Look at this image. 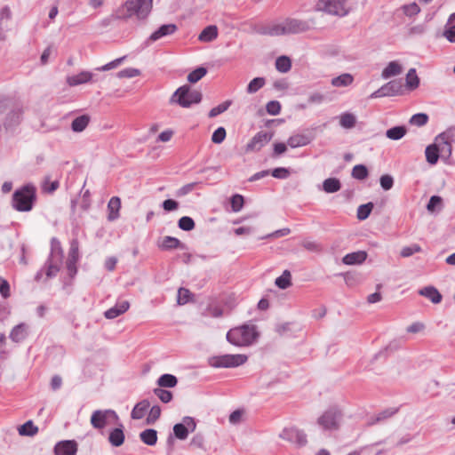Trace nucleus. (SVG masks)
<instances>
[{
    "instance_id": "1",
    "label": "nucleus",
    "mask_w": 455,
    "mask_h": 455,
    "mask_svg": "<svg viewBox=\"0 0 455 455\" xmlns=\"http://www.w3.org/2000/svg\"><path fill=\"white\" fill-rule=\"evenodd\" d=\"M260 333L258 327L251 323H243L231 328L227 332V340L236 347H249L255 343Z\"/></svg>"
},
{
    "instance_id": "2",
    "label": "nucleus",
    "mask_w": 455,
    "mask_h": 455,
    "mask_svg": "<svg viewBox=\"0 0 455 455\" xmlns=\"http://www.w3.org/2000/svg\"><path fill=\"white\" fill-rule=\"evenodd\" d=\"M36 201V188L31 184H26L16 189L12 194V205L18 212H29Z\"/></svg>"
},
{
    "instance_id": "3",
    "label": "nucleus",
    "mask_w": 455,
    "mask_h": 455,
    "mask_svg": "<svg viewBox=\"0 0 455 455\" xmlns=\"http://www.w3.org/2000/svg\"><path fill=\"white\" fill-rule=\"evenodd\" d=\"M202 99L203 94L200 91L192 90L190 85L184 84L174 92L170 99V103L188 108L194 104L200 103Z\"/></svg>"
},
{
    "instance_id": "4",
    "label": "nucleus",
    "mask_w": 455,
    "mask_h": 455,
    "mask_svg": "<svg viewBox=\"0 0 455 455\" xmlns=\"http://www.w3.org/2000/svg\"><path fill=\"white\" fill-rule=\"evenodd\" d=\"M126 13L119 14L118 18L126 19L136 15L138 19H145L153 7V0H127L124 6Z\"/></svg>"
},
{
    "instance_id": "5",
    "label": "nucleus",
    "mask_w": 455,
    "mask_h": 455,
    "mask_svg": "<svg viewBox=\"0 0 455 455\" xmlns=\"http://www.w3.org/2000/svg\"><path fill=\"white\" fill-rule=\"evenodd\" d=\"M248 360L246 355H223L212 356L208 359V363L213 368H235L244 364Z\"/></svg>"
},
{
    "instance_id": "6",
    "label": "nucleus",
    "mask_w": 455,
    "mask_h": 455,
    "mask_svg": "<svg viewBox=\"0 0 455 455\" xmlns=\"http://www.w3.org/2000/svg\"><path fill=\"white\" fill-rule=\"evenodd\" d=\"M346 2L347 0H318L315 9L330 15L344 17L348 13V10L345 7Z\"/></svg>"
},
{
    "instance_id": "7",
    "label": "nucleus",
    "mask_w": 455,
    "mask_h": 455,
    "mask_svg": "<svg viewBox=\"0 0 455 455\" xmlns=\"http://www.w3.org/2000/svg\"><path fill=\"white\" fill-rule=\"evenodd\" d=\"M342 419V412L337 407H331L325 411L318 418L317 424L323 430H337L339 427V422Z\"/></svg>"
},
{
    "instance_id": "8",
    "label": "nucleus",
    "mask_w": 455,
    "mask_h": 455,
    "mask_svg": "<svg viewBox=\"0 0 455 455\" xmlns=\"http://www.w3.org/2000/svg\"><path fill=\"white\" fill-rule=\"evenodd\" d=\"M403 84L402 79H395L382 85L370 95L371 99L390 97L403 94Z\"/></svg>"
},
{
    "instance_id": "9",
    "label": "nucleus",
    "mask_w": 455,
    "mask_h": 455,
    "mask_svg": "<svg viewBox=\"0 0 455 455\" xmlns=\"http://www.w3.org/2000/svg\"><path fill=\"white\" fill-rule=\"evenodd\" d=\"M196 428V419L189 416H185L182 422L176 423L172 427V434L179 440H185L188 438L190 432H194Z\"/></svg>"
},
{
    "instance_id": "10",
    "label": "nucleus",
    "mask_w": 455,
    "mask_h": 455,
    "mask_svg": "<svg viewBox=\"0 0 455 455\" xmlns=\"http://www.w3.org/2000/svg\"><path fill=\"white\" fill-rule=\"evenodd\" d=\"M279 437L296 444L298 447H303L307 443V435L303 430L295 427H285L280 433Z\"/></svg>"
},
{
    "instance_id": "11",
    "label": "nucleus",
    "mask_w": 455,
    "mask_h": 455,
    "mask_svg": "<svg viewBox=\"0 0 455 455\" xmlns=\"http://www.w3.org/2000/svg\"><path fill=\"white\" fill-rule=\"evenodd\" d=\"M273 137V133L267 132H259L256 133L251 140L247 143L245 147V152H258L265 145H267Z\"/></svg>"
},
{
    "instance_id": "12",
    "label": "nucleus",
    "mask_w": 455,
    "mask_h": 455,
    "mask_svg": "<svg viewBox=\"0 0 455 455\" xmlns=\"http://www.w3.org/2000/svg\"><path fill=\"white\" fill-rule=\"evenodd\" d=\"M23 116V109L19 105H12L7 113L4 127L6 131H12L21 123Z\"/></svg>"
},
{
    "instance_id": "13",
    "label": "nucleus",
    "mask_w": 455,
    "mask_h": 455,
    "mask_svg": "<svg viewBox=\"0 0 455 455\" xmlns=\"http://www.w3.org/2000/svg\"><path fill=\"white\" fill-rule=\"evenodd\" d=\"M108 417H112L116 420H118V415L113 410H97L92 412L91 416V424L96 429H102L107 425V419Z\"/></svg>"
},
{
    "instance_id": "14",
    "label": "nucleus",
    "mask_w": 455,
    "mask_h": 455,
    "mask_svg": "<svg viewBox=\"0 0 455 455\" xmlns=\"http://www.w3.org/2000/svg\"><path fill=\"white\" fill-rule=\"evenodd\" d=\"M56 455H76L77 443L75 440H63L58 442L53 449Z\"/></svg>"
},
{
    "instance_id": "15",
    "label": "nucleus",
    "mask_w": 455,
    "mask_h": 455,
    "mask_svg": "<svg viewBox=\"0 0 455 455\" xmlns=\"http://www.w3.org/2000/svg\"><path fill=\"white\" fill-rule=\"evenodd\" d=\"M177 30L178 27L174 23L164 24L149 36L148 43L156 42L162 37L173 35Z\"/></svg>"
},
{
    "instance_id": "16",
    "label": "nucleus",
    "mask_w": 455,
    "mask_h": 455,
    "mask_svg": "<svg viewBox=\"0 0 455 455\" xmlns=\"http://www.w3.org/2000/svg\"><path fill=\"white\" fill-rule=\"evenodd\" d=\"M314 136L309 133L294 134L287 140V145L291 148L304 147L311 143Z\"/></svg>"
},
{
    "instance_id": "17",
    "label": "nucleus",
    "mask_w": 455,
    "mask_h": 455,
    "mask_svg": "<svg viewBox=\"0 0 455 455\" xmlns=\"http://www.w3.org/2000/svg\"><path fill=\"white\" fill-rule=\"evenodd\" d=\"M286 31L288 34H297L305 32L309 29V25L307 21L297 19H287L284 21Z\"/></svg>"
},
{
    "instance_id": "18",
    "label": "nucleus",
    "mask_w": 455,
    "mask_h": 455,
    "mask_svg": "<svg viewBox=\"0 0 455 455\" xmlns=\"http://www.w3.org/2000/svg\"><path fill=\"white\" fill-rule=\"evenodd\" d=\"M125 440L123 424H119L117 427L113 428L108 435V442L113 447H120Z\"/></svg>"
},
{
    "instance_id": "19",
    "label": "nucleus",
    "mask_w": 455,
    "mask_h": 455,
    "mask_svg": "<svg viewBox=\"0 0 455 455\" xmlns=\"http://www.w3.org/2000/svg\"><path fill=\"white\" fill-rule=\"evenodd\" d=\"M367 252L365 251H357L351 253L346 254L342 258V262L345 265H356L362 264L367 259Z\"/></svg>"
},
{
    "instance_id": "20",
    "label": "nucleus",
    "mask_w": 455,
    "mask_h": 455,
    "mask_svg": "<svg viewBox=\"0 0 455 455\" xmlns=\"http://www.w3.org/2000/svg\"><path fill=\"white\" fill-rule=\"evenodd\" d=\"M28 325L24 323H19L12 328L10 333V339L15 342L19 343L23 341L28 335Z\"/></svg>"
},
{
    "instance_id": "21",
    "label": "nucleus",
    "mask_w": 455,
    "mask_h": 455,
    "mask_svg": "<svg viewBox=\"0 0 455 455\" xmlns=\"http://www.w3.org/2000/svg\"><path fill=\"white\" fill-rule=\"evenodd\" d=\"M158 246L163 251H171L178 248L183 250L186 248V245L178 238L171 235L164 236L162 243Z\"/></svg>"
},
{
    "instance_id": "22",
    "label": "nucleus",
    "mask_w": 455,
    "mask_h": 455,
    "mask_svg": "<svg viewBox=\"0 0 455 455\" xmlns=\"http://www.w3.org/2000/svg\"><path fill=\"white\" fill-rule=\"evenodd\" d=\"M440 154L439 145H437L435 140L434 143L427 146L425 149L426 160L431 165L437 164L439 158H441Z\"/></svg>"
},
{
    "instance_id": "23",
    "label": "nucleus",
    "mask_w": 455,
    "mask_h": 455,
    "mask_svg": "<svg viewBox=\"0 0 455 455\" xmlns=\"http://www.w3.org/2000/svg\"><path fill=\"white\" fill-rule=\"evenodd\" d=\"M419 294L430 299L434 304H438L442 301V294L434 286H426L419 291Z\"/></svg>"
},
{
    "instance_id": "24",
    "label": "nucleus",
    "mask_w": 455,
    "mask_h": 455,
    "mask_svg": "<svg viewBox=\"0 0 455 455\" xmlns=\"http://www.w3.org/2000/svg\"><path fill=\"white\" fill-rule=\"evenodd\" d=\"M129 307L130 303L126 300H124L116 304L115 307L105 311L104 315L108 319H114L126 312L129 309Z\"/></svg>"
},
{
    "instance_id": "25",
    "label": "nucleus",
    "mask_w": 455,
    "mask_h": 455,
    "mask_svg": "<svg viewBox=\"0 0 455 455\" xmlns=\"http://www.w3.org/2000/svg\"><path fill=\"white\" fill-rule=\"evenodd\" d=\"M92 73L89 71H82L77 75L68 76L67 83L70 86H76L90 82L92 79Z\"/></svg>"
},
{
    "instance_id": "26",
    "label": "nucleus",
    "mask_w": 455,
    "mask_h": 455,
    "mask_svg": "<svg viewBox=\"0 0 455 455\" xmlns=\"http://www.w3.org/2000/svg\"><path fill=\"white\" fill-rule=\"evenodd\" d=\"M121 208V199L118 196H113L108 204V220L109 221L116 220L119 217V210Z\"/></svg>"
},
{
    "instance_id": "27",
    "label": "nucleus",
    "mask_w": 455,
    "mask_h": 455,
    "mask_svg": "<svg viewBox=\"0 0 455 455\" xmlns=\"http://www.w3.org/2000/svg\"><path fill=\"white\" fill-rule=\"evenodd\" d=\"M150 407V403L148 400L144 399L138 403L135 404L134 408L132 411L131 417L132 419H141L148 410Z\"/></svg>"
},
{
    "instance_id": "28",
    "label": "nucleus",
    "mask_w": 455,
    "mask_h": 455,
    "mask_svg": "<svg viewBox=\"0 0 455 455\" xmlns=\"http://www.w3.org/2000/svg\"><path fill=\"white\" fill-rule=\"evenodd\" d=\"M91 121L89 115L84 114L76 117L71 123V130L74 132H82L85 130Z\"/></svg>"
},
{
    "instance_id": "29",
    "label": "nucleus",
    "mask_w": 455,
    "mask_h": 455,
    "mask_svg": "<svg viewBox=\"0 0 455 455\" xmlns=\"http://www.w3.org/2000/svg\"><path fill=\"white\" fill-rule=\"evenodd\" d=\"M140 441L148 446H154L157 443V431L154 428H147L140 433Z\"/></svg>"
},
{
    "instance_id": "30",
    "label": "nucleus",
    "mask_w": 455,
    "mask_h": 455,
    "mask_svg": "<svg viewBox=\"0 0 455 455\" xmlns=\"http://www.w3.org/2000/svg\"><path fill=\"white\" fill-rule=\"evenodd\" d=\"M218 36V28L215 25H209L200 33L198 39L201 42H212Z\"/></svg>"
},
{
    "instance_id": "31",
    "label": "nucleus",
    "mask_w": 455,
    "mask_h": 455,
    "mask_svg": "<svg viewBox=\"0 0 455 455\" xmlns=\"http://www.w3.org/2000/svg\"><path fill=\"white\" fill-rule=\"evenodd\" d=\"M402 70V66L397 61H391L382 70L381 76L384 79H387L391 76H395L401 74Z\"/></svg>"
},
{
    "instance_id": "32",
    "label": "nucleus",
    "mask_w": 455,
    "mask_h": 455,
    "mask_svg": "<svg viewBox=\"0 0 455 455\" xmlns=\"http://www.w3.org/2000/svg\"><path fill=\"white\" fill-rule=\"evenodd\" d=\"M443 36L449 42L455 43V12L450 16L444 27Z\"/></svg>"
},
{
    "instance_id": "33",
    "label": "nucleus",
    "mask_w": 455,
    "mask_h": 455,
    "mask_svg": "<svg viewBox=\"0 0 455 455\" xmlns=\"http://www.w3.org/2000/svg\"><path fill=\"white\" fill-rule=\"evenodd\" d=\"M341 188V182L338 178H328L323 182V190L326 193H336Z\"/></svg>"
},
{
    "instance_id": "34",
    "label": "nucleus",
    "mask_w": 455,
    "mask_h": 455,
    "mask_svg": "<svg viewBox=\"0 0 455 455\" xmlns=\"http://www.w3.org/2000/svg\"><path fill=\"white\" fill-rule=\"evenodd\" d=\"M156 383L160 387L172 388L177 386L178 379L172 374L164 373L158 378Z\"/></svg>"
},
{
    "instance_id": "35",
    "label": "nucleus",
    "mask_w": 455,
    "mask_h": 455,
    "mask_svg": "<svg viewBox=\"0 0 455 455\" xmlns=\"http://www.w3.org/2000/svg\"><path fill=\"white\" fill-rule=\"evenodd\" d=\"M437 145H439V150H440V157L441 159L445 163L449 164V160L452 154V144L449 143L448 141H436Z\"/></svg>"
},
{
    "instance_id": "36",
    "label": "nucleus",
    "mask_w": 455,
    "mask_h": 455,
    "mask_svg": "<svg viewBox=\"0 0 455 455\" xmlns=\"http://www.w3.org/2000/svg\"><path fill=\"white\" fill-rule=\"evenodd\" d=\"M49 258L58 259V261L62 260L63 250L60 242L56 237L51 239V253Z\"/></svg>"
},
{
    "instance_id": "37",
    "label": "nucleus",
    "mask_w": 455,
    "mask_h": 455,
    "mask_svg": "<svg viewBox=\"0 0 455 455\" xmlns=\"http://www.w3.org/2000/svg\"><path fill=\"white\" fill-rule=\"evenodd\" d=\"M407 132V129L404 125L394 126L386 132V136L389 140H398L402 139Z\"/></svg>"
},
{
    "instance_id": "38",
    "label": "nucleus",
    "mask_w": 455,
    "mask_h": 455,
    "mask_svg": "<svg viewBox=\"0 0 455 455\" xmlns=\"http://www.w3.org/2000/svg\"><path fill=\"white\" fill-rule=\"evenodd\" d=\"M406 87L410 91L417 89L419 85V78L415 68H410L405 78Z\"/></svg>"
},
{
    "instance_id": "39",
    "label": "nucleus",
    "mask_w": 455,
    "mask_h": 455,
    "mask_svg": "<svg viewBox=\"0 0 455 455\" xmlns=\"http://www.w3.org/2000/svg\"><path fill=\"white\" fill-rule=\"evenodd\" d=\"M20 435L34 436L38 432V427L34 425L32 420H28L18 428Z\"/></svg>"
},
{
    "instance_id": "40",
    "label": "nucleus",
    "mask_w": 455,
    "mask_h": 455,
    "mask_svg": "<svg viewBox=\"0 0 455 455\" xmlns=\"http://www.w3.org/2000/svg\"><path fill=\"white\" fill-rule=\"evenodd\" d=\"M354 81L351 74L344 73L331 79V84L335 87H345L350 85Z\"/></svg>"
},
{
    "instance_id": "41",
    "label": "nucleus",
    "mask_w": 455,
    "mask_h": 455,
    "mask_svg": "<svg viewBox=\"0 0 455 455\" xmlns=\"http://www.w3.org/2000/svg\"><path fill=\"white\" fill-rule=\"evenodd\" d=\"M275 284L279 289H282V290H285V289L289 288L290 286H291L292 283H291V272L287 269L284 270L283 272V274L275 279Z\"/></svg>"
},
{
    "instance_id": "42",
    "label": "nucleus",
    "mask_w": 455,
    "mask_h": 455,
    "mask_svg": "<svg viewBox=\"0 0 455 455\" xmlns=\"http://www.w3.org/2000/svg\"><path fill=\"white\" fill-rule=\"evenodd\" d=\"M275 68L281 73H287L291 68V60L288 56L282 55L275 60Z\"/></svg>"
},
{
    "instance_id": "43",
    "label": "nucleus",
    "mask_w": 455,
    "mask_h": 455,
    "mask_svg": "<svg viewBox=\"0 0 455 455\" xmlns=\"http://www.w3.org/2000/svg\"><path fill=\"white\" fill-rule=\"evenodd\" d=\"M398 411V409L387 408L376 415L375 418L371 419V421L368 422V426H372L376 423L381 422L393 415H395Z\"/></svg>"
},
{
    "instance_id": "44",
    "label": "nucleus",
    "mask_w": 455,
    "mask_h": 455,
    "mask_svg": "<svg viewBox=\"0 0 455 455\" xmlns=\"http://www.w3.org/2000/svg\"><path fill=\"white\" fill-rule=\"evenodd\" d=\"M351 176L359 180H363L369 176L368 168L364 164H356L353 167Z\"/></svg>"
},
{
    "instance_id": "45",
    "label": "nucleus",
    "mask_w": 455,
    "mask_h": 455,
    "mask_svg": "<svg viewBox=\"0 0 455 455\" xmlns=\"http://www.w3.org/2000/svg\"><path fill=\"white\" fill-rule=\"evenodd\" d=\"M207 74V68L204 67H198L188 75V81L190 84H196L201 80Z\"/></svg>"
},
{
    "instance_id": "46",
    "label": "nucleus",
    "mask_w": 455,
    "mask_h": 455,
    "mask_svg": "<svg viewBox=\"0 0 455 455\" xmlns=\"http://www.w3.org/2000/svg\"><path fill=\"white\" fill-rule=\"evenodd\" d=\"M373 207H374V204L372 202H369L367 204L359 205V207L357 208V213H356L357 219L359 220H366L370 216Z\"/></svg>"
},
{
    "instance_id": "47",
    "label": "nucleus",
    "mask_w": 455,
    "mask_h": 455,
    "mask_svg": "<svg viewBox=\"0 0 455 455\" xmlns=\"http://www.w3.org/2000/svg\"><path fill=\"white\" fill-rule=\"evenodd\" d=\"M356 124L355 116L351 113H344L340 116L339 124L345 129H351Z\"/></svg>"
},
{
    "instance_id": "48",
    "label": "nucleus",
    "mask_w": 455,
    "mask_h": 455,
    "mask_svg": "<svg viewBox=\"0 0 455 455\" xmlns=\"http://www.w3.org/2000/svg\"><path fill=\"white\" fill-rule=\"evenodd\" d=\"M265 83L264 77H255L249 83L246 91L250 94L255 93L265 85Z\"/></svg>"
},
{
    "instance_id": "49",
    "label": "nucleus",
    "mask_w": 455,
    "mask_h": 455,
    "mask_svg": "<svg viewBox=\"0 0 455 455\" xmlns=\"http://www.w3.org/2000/svg\"><path fill=\"white\" fill-rule=\"evenodd\" d=\"M448 141L452 144L455 142V127H451L444 131L443 132L438 134L435 137V141Z\"/></svg>"
},
{
    "instance_id": "50",
    "label": "nucleus",
    "mask_w": 455,
    "mask_h": 455,
    "mask_svg": "<svg viewBox=\"0 0 455 455\" xmlns=\"http://www.w3.org/2000/svg\"><path fill=\"white\" fill-rule=\"evenodd\" d=\"M178 227L183 231H191L195 228L196 223L191 217L183 216L178 220Z\"/></svg>"
},
{
    "instance_id": "51",
    "label": "nucleus",
    "mask_w": 455,
    "mask_h": 455,
    "mask_svg": "<svg viewBox=\"0 0 455 455\" xmlns=\"http://www.w3.org/2000/svg\"><path fill=\"white\" fill-rule=\"evenodd\" d=\"M230 204L234 212H238L242 210L244 204V198L242 195L235 194L230 197Z\"/></svg>"
},
{
    "instance_id": "52",
    "label": "nucleus",
    "mask_w": 455,
    "mask_h": 455,
    "mask_svg": "<svg viewBox=\"0 0 455 455\" xmlns=\"http://www.w3.org/2000/svg\"><path fill=\"white\" fill-rule=\"evenodd\" d=\"M193 297V293L186 288H180L178 290L177 302L179 305H184L188 303Z\"/></svg>"
},
{
    "instance_id": "53",
    "label": "nucleus",
    "mask_w": 455,
    "mask_h": 455,
    "mask_svg": "<svg viewBox=\"0 0 455 455\" xmlns=\"http://www.w3.org/2000/svg\"><path fill=\"white\" fill-rule=\"evenodd\" d=\"M231 103H232L231 100H226V101L222 102L221 104L218 105L217 107L212 108L208 114V116L210 118H213V117L224 113L230 107Z\"/></svg>"
},
{
    "instance_id": "54",
    "label": "nucleus",
    "mask_w": 455,
    "mask_h": 455,
    "mask_svg": "<svg viewBox=\"0 0 455 455\" xmlns=\"http://www.w3.org/2000/svg\"><path fill=\"white\" fill-rule=\"evenodd\" d=\"M154 394L164 403H170L173 395L171 391L161 388L160 387L154 389Z\"/></svg>"
},
{
    "instance_id": "55",
    "label": "nucleus",
    "mask_w": 455,
    "mask_h": 455,
    "mask_svg": "<svg viewBox=\"0 0 455 455\" xmlns=\"http://www.w3.org/2000/svg\"><path fill=\"white\" fill-rule=\"evenodd\" d=\"M161 407L159 405H154L151 407L148 416L146 419L147 424L153 425L155 424L161 416Z\"/></svg>"
},
{
    "instance_id": "56",
    "label": "nucleus",
    "mask_w": 455,
    "mask_h": 455,
    "mask_svg": "<svg viewBox=\"0 0 455 455\" xmlns=\"http://www.w3.org/2000/svg\"><path fill=\"white\" fill-rule=\"evenodd\" d=\"M60 262L61 261H58V259H53L48 258V259H47L48 268L46 271V275L48 277H53L57 275V273L60 271L59 263H60Z\"/></svg>"
},
{
    "instance_id": "57",
    "label": "nucleus",
    "mask_w": 455,
    "mask_h": 455,
    "mask_svg": "<svg viewBox=\"0 0 455 455\" xmlns=\"http://www.w3.org/2000/svg\"><path fill=\"white\" fill-rule=\"evenodd\" d=\"M428 121V116L426 113H417L410 119V124L416 126H423Z\"/></svg>"
},
{
    "instance_id": "58",
    "label": "nucleus",
    "mask_w": 455,
    "mask_h": 455,
    "mask_svg": "<svg viewBox=\"0 0 455 455\" xmlns=\"http://www.w3.org/2000/svg\"><path fill=\"white\" fill-rule=\"evenodd\" d=\"M60 187L59 180L50 181L49 177H46L42 185V189L44 192L52 194L55 192Z\"/></svg>"
},
{
    "instance_id": "59",
    "label": "nucleus",
    "mask_w": 455,
    "mask_h": 455,
    "mask_svg": "<svg viewBox=\"0 0 455 455\" xmlns=\"http://www.w3.org/2000/svg\"><path fill=\"white\" fill-rule=\"evenodd\" d=\"M443 206V198L439 196H432L427 204V210L433 212L436 208L441 209Z\"/></svg>"
},
{
    "instance_id": "60",
    "label": "nucleus",
    "mask_w": 455,
    "mask_h": 455,
    "mask_svg": "<svg viewBox=\"0 0 455 455\" xmlns=\"http://www.w3.org/2000/svg\"><path fill=\"white\" fill-rule=\"evenodd\" d=\"M140 75V71L134 68H126L116 73L118 78H132Z\"/></svg>"
},
{
    "instance_id": "61",
    "label": "nucleus",
    "mask_w": 455,
    "mask_h": 455,
    "mask_svg": "<svg viewBox=\"0 0 455 455\" xmlns=\"http://www.w3.org/2000/svg\"><path fill=\"white\" fill-rule=\"evenodd\" d=\"M226 135V129L224 127H219L213 132L212 141L215 144H220L224 141Z\"/></svg>"
},
{
    "instance_id": "62",
    "label": "nucleus",
    "mask_w": 455,
    "mask_h": 455,
    "mask_svg": "<svg viewBox=\"0 0 455 455\" xmlns=\"http://www.w3.org/2000/svg\"><path fill=\"white\" fill-rule=\"evenodd\" d=\"M291 174L290 169L285 167H276L271 171V175L275 179L284 180Z\"/></svg>"
},
{
    "instance_id": "63",
    "label": "nucleus",
    "mask_w": 455,
    "mask_h": 455,
    "mask_svg": "<svg viewBox=\"0 0 455 455\" xmlns=\"http://www.w3.org/2000/svg\"><path fill=\"white\" fill-rule=\"evenodd\" d=\"M379 184L382 189L390 190L394 186V178L389 174H383L379 178Z\"/></svg>"
},
{
    "instance_id": "64",
    "label": "nucleus",
    "mask_w": 455,
    "mask_h": 455,
    "mask_svg": "<svg viewBox=\"0 0 455 455\" xmlns=\"http://www.w3.org/2000/svg\"><path fill=\"white\" fill-rule=\"evenodd\" d=\"M419 251H421V247L419 244L414 243L410 246L403 247L400 252V255L403 258H407Z\"/></svg>"
}]
</instances>
